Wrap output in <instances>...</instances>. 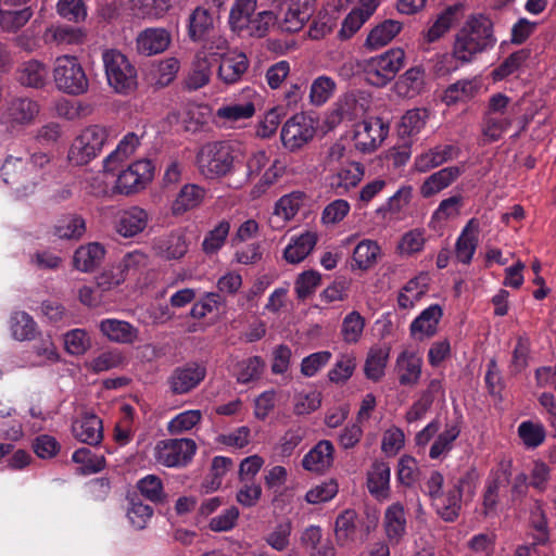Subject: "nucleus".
<instances>
[{
	"label": "nucleus",
	"instance_id": "obj_1",
	"mask_svg": "<svg viewBox=\"0 0 556 556\" xmlns=\"http://www.w3.org/2000/svg\"><path fill=\"white\" fill-rule=\"evenodd\" d=\"M496 43L492 20L484 14H471L455 35L452 55L463 64L491 50Z\"/></svg>",
	"mask_w": 556,
	"mask_h": 556
},
{
	"label": "nucleus",
	"instance_id": "obj_2",
	"mask_svg": "<svg viewBox=\"0 0 556 556\" xmlns=\"http://www.w3.org/2000/svg\"><path fill=\"white\" fill-rule=\"evenodd\" d=\"M102 62L108 85L115 93L129 96L138 87V74L128 58L116 49H106L102 53Z\"/></svg>",
	"mask_w": 556,
	"mask_h": 556
},
{
	"label": "nucleus",
	"instance_id": "obj_3",
	"mask_svg": "<svg viewBox=\"0 0 556 556\" xmlns=\"http://www.w3.org/2000/svg\"><path fill=\"white\" fill-rule=\"evenodd\" d=\"M477 478L478 476L475 469L467 470L451 488L443 491L431 502L442 520L445 522H454L459 517L463 493L464 491L473 493Z\"/></svg>",
	"mask_w": 556,
	"mask_h": 556
},
{
	"label": "nucleus",
	"instance_id": "obj_4",
	"mask_svg": "<svg viewBox=\"0 0 556 556\" xmlns=\"http://www.w3.org/2000/svg\"><path fill=\"white\" fill-rule=\"evenodd\" d=\"M404 56L402 49H391L381 55L365 60L362 70L366 81L376 87L386 86L403 66Z\"/></svg>",
	"mask_w": 556,
	"mask_h": 556
},
{
	"label": "nucleus",
	"instance_id": "obj_5",
	"mask_svg": "<svg viewBox=\"0 0 556 556\" xmlns=\"http://www.w3.org/2000/svg\"><path fill=\"white\" fill-rule=\"evenodd\" d=\"M53 78L59 90L71 96L85 93L89 87L87 75L77 58L63 55L56 59Z\"/></svg>",
	"mask_w": 556,
	"mask_h": 556
},
{
	"label": "nucleus",
	"instance_id": "obj_6",
	"mask_svg": "<svg viewBox=\"0 0 556 556\" xmlns=\"http://www.w3.org/2000/svg\"><path fill=\"white\" fill-rule=\"evenodd\" d=\"M108 139L104 127L92 125L81 131L68 151V160L75 165H85L102 151Z\"/></svg>",
	"mask_w": 556,
	"mask_h": 556
},
{
	"label": "nucleus",
	"instance_id": "obj_7",
	"mask_svg": "<svg viewBox=\"0 0 556 556\" xmlns=\"http://www.w3.org/2000/svg\"><path fill=\"white\" fill-rule=\"evenodd\" d=\"M153 174L154 166L150 160H138L118 174L114 190L124 195L137 193L152 181Z\"/></svg>",
	"mask_w": 556,
	"mask_h": 556
},
{
	"label": "nucleus",
	"instance_id": "obj_8",
	"mask_svg": "<svg viewBox=\"0 0 556 556\" xmlns=\"http://www.w3.org/2000/svg\"><path fill=\"white\" fill-rule=\"evenodd\" d=\"M315 134L313 119L303 113H298L283 124L280 139L288 151L295 152L312 141Z\"/></svg>",
	"mask_w": 556,
	"mask_h": 556
},
{
	"label": "nucleus",
	"instance_id": "obj_9",
	"mask_svg": "<svg viewBox=\"0 0 556 556\" xmlns=\"http://www.w3.org/2000/svg\"><path fill=\"white\" fill-rule=\"evenodd\" d=\"M195 450L191 439H166L156 444L155 458L166 467H181L191 460Z\"/></svg>",
	"mask_w": 556,
	"mask_h": 556
},
{
	"label": "nucleus",
	"instance_id": "obj_10",
	"mask_svg": "<svg viewBox=\"0 0 556 556\" xmlns=\"http://www.w3.org/2000/svg\"><path fill=\"white\" fill-rule=\"evenodd\" d=\"M27 165L28 161L10 155L0 168L3 181L23 195L33 193L37 186V175L31 176Z\"/></svg>",
	"mask_w": 556,
	"mask_h": 556
},
{
	"label": "nucleus",
	"instance_id": "obj_11",
	"mask_svg": "<svg viewBox=\"0 0 556 556\" xmlns=\"http://www.w3.org/2000/svg\"><path fill=\"white\" fill-rule=\"evenodd\" d=\"M389 125L381 117H370L356 125L354 146L363 153L374 152L387 138Z\"/></svg>",
	"mask_w": 556,
	"mask_h": 556
},
{
	"label": "nucleus",
	"instance_id": "obj_12",
	"mask_svg": "<svg viewBox=\"0 0 556 556\" xmlns=\"http://www.w3.org/2000/svg\"><path fill=\"white\" fill-rule=\"evenodd\" d=\"M241 150L236 142L217 141L211 146V179H220L231 175L236 163L241 157Z\"/></svg>",
	"mask_w": 556,
	"mask_h": 556
},
{
	"label": "nucleus",
	"instance_id": "obj_13",
	"mask_svg": "<svg viewBox=\"0 0 556 556\" xmlns=\"http://www.w3.org/2000/svg\"><path fill=\"white\" fill-rule=\"evenodd\" d=\"M218 63V77L226 84L237 83L247 72L249 62L242 52L226 51L215 52L211 46V65Z\"/></svg>",
	"mask_w": 556,
	"mask_h": 556
},
{
	"label": "nucleus",
	"instance_id": "obj_14",
	"mask_svg": "<svg viewBox=\"0 0 556 556\" xmlns=\"http://www.w3.org/2000/svg\"><path fill=\"white\" fill-rule=\"evenodd\" d=\"M39 111L40 106L37 101L25 97H16L8 102L2 119L11 128L25 126L34 122Z\"/></svg>",
	"mask_w": 556,
	"mask_h": 556
},
{
	"label": "nucleus",
	"instance_id": "obj_15",
	"mask_svg": "<svg viewBox=\"0 0 556 556\" xmlns=\"http://www.w3.org/2000/svg\"><path fill=\"white\" fill-rule=\"evenodd\" d=\"M315 11V0H290L283 18L278 23L286 33H296L303 28Z\"/></svg>",
	"mask_w": 556,
	"mask_h": 556
},
{
	"label": "nucleus",
	"instance_id": "obj_16",
	"mask_svg": "<svg viewBox=\"0 0 556 556\" xmlns=\"http://www.w3.org/2000/svg\"><path fill=\"white\" fill-rule=\"evenodd\" d=\"M98 328L103 337L114 343L131 345L139 340V329L126 320L104 318Z\"/></svg>",
	"mask_w": 556,
	"mask_h": 556
},
{
	"label": "nucleus",
	"instance_id": "obj_17",
	"mask_svg": "<svg viewBox=\"0 0 556 556\" xmlns=\"http://www.w3.org/2000/svg\"><path fill=\"white\" fill-rule=\"evenodd\" d=\"M204 377V367L187 364L173 370L168 378V384L174 394H185L194 389Z\"/></svg>",
	"mask_w": 556,
	"mask_h": 556
},
{
	"label": "nucleus",
	"instance_id": "obj_18",
	"mask_svg": "<svg viewBox=\"0 0 556 556\" xmlns=\"http://www.w3.org/2000/svg\"><path fill=\"white\" fill-rule=\"evenodd\" d=\"M382 526L386 538L391 545H399L404 540L407 532V520L404 506L400 502L387 507Z\"/></svg>",
	"mask_w": 556,
	"mask_h": 556
},
{
	"label": "nucleus",
	"instance_id": "obj_19",
	"mask_svg": "<svg viewBox=\"0 0 556 556\" xmlns=\"http://www.w3.org/2000/svg\"><path fill=\"white\" fill-rule=\"evenodd\" d=\"M72 432L78 441L97 446L103 440L102 420L92 413H85L73 421Z\"/></svg>",
	"mask_w": 556,
	"mask_h": 556
},
{
	"label": "nucleus",
	"instance_id": "obj_20",
	"mask_svg": "<svg viewBox=\"0 0 556 556\" xmlns=\"http://www.w3.org/2000/svg\"><path fill=\"white\" fill-rule=\"evenodd\" d=\"M149 220L148 212L139 206L122 211L115 219V230L124 238H132L142 232Z\"/></svg>",
	"mask_w": 556,
	"mask_h": 556
},
{
	"label": "nucleus",
	"instance_id": "obj_21",
	"mask_svg": "<svg viewBox=\"0 0 556 556\" xmlns=\"http://www.w3.org/2000/svg\"><path fill=\"white\" fill-rule=\"evenodd\" d=\"M460 149L454 144L435 146L416 156L414 168L418 173H427L451 160L456 159Z\"/></svg>",
	"mask_w": 556,
	"mask_h": 556
},
{
	"label": "nucleus",
	"instance_id": "obj_22",
	"mask_svg": "<svg viewBox=\"0 0 556 556\" xmlns=\"http://www.w3.org/2000/svg\"><path fill=\"white\" fill-rule=\"evenodd\" d=\"M464 13L465 4L462 2L446 7L425 31L427 42L431 43L443 37L464 16Z\"/></svg>",
	"mask_w": 556,
	"mask_h": 556
},
{
	"label": "nucleus",
	"instance_id": "obj_23",
	"mask_svg": "<svg viewBox=\"0 0 556 556\" xmlns=\"http://www.w3.org/2000/svg\"><path fill=\"white\" fill-rule=\"evenodd\" d=\"M442 315L443 309L439 304L430 305L412 321L409 326L410 336L418 340L433 337L438 331Z\"/></svg>",
	"mask_w": 556,
	"mask_h": 556
},
{
	"label": "nucleus",
	"instance_id": "obj_24",
	"mask_svg": "<svg viewBox=\"0 0 556 556\" xmlns=\"http://www.w3.org/2000/svg\"><path fill=\"white\" fill-rule=\"evenodd\" d=\"M334 447L331 441H319L302 459L305 470L323 473L333 464Z\"/></svg>",
	"mask_w": 556,
	"mask_h": 556
},
{
	"label": "nucleus",
	"instance_id": "obj_25",
	"mask_svg": "<svg viewBox=\"0 0 556 556\" xmlns=\"http://www.w3.org/2000/svg\"><path fill=\"white\" fill-rule=\"evenodd\" d=\"M170 34L164 28H147L137 37V50L143 55L159 54L170 43Z\"/></svg>",
	"mask_w": 556,
	"mask_h": 556
},
{
	"label": "nucleus",
	"instance_id": "obj_26",
	"mask_svg": "<svg viewBox=\"0 0 556 556\" xmlns=\"http://www.w3.org/2000/svg\"><path fill=\"white\" fill-rule=\"evenodd\" d=\"M479 224L476 218L468 220L455 243L456 260L469 265L478 247Z\"/></svg>",
	"mask_w": 556,
	"mask_h": 556
},
{
	"label": "nucleus",
	"instance_id": "obj_27",
	"mask_svg": "<svg viewBox=\"0 0 556 556\" xmlns=\"http://www.w3.org/2000/svg\"><path fill=\"white\" fill-rule=\"evenodd\" d=\"M464 173V166L444 167L426 178L420 186V194L430 198L451 186Z\"/></svg>",
	"mask_w": 556,
	"mask_h": 556
},
{
	"label": "nucleus",
	"instance_id": "obj_28",
	"mask_svg": "<svg viewBox=\"0 0 556 556\" xmlns=\"http://www.w3.org/2000/svg\"><path fill=\"white\" fill-rule=\"evenodd\" d=\"M255 113L252 102L223 105L214 114L213 124L220 128H229L239 121L249 119Z\"/></svg>",
	"mask_w": 556,
	"mask_h": 556
},
{
	"label": "nucleus",
	"instance_id": "obj_29",
	"mask_svg": "<svg viewBox=\"0 0 556 556\" xmlns=\"http://www.w3.org/2000/svg\"><path fill=\"white\" fill-rule=\"evenodd\" d=\"M364 176V168L359 163H349L337 173L329 176V187L336 194L342 195L356 187Z\"/></svg>",
	"mask_w": 556,
	"mask_h": 556
},
{
	"label": "nucleus",
	"instance_id": "obj_30",
	"mask_svg": "<svg viewBox=\"0 0 556 556\" xmlns=\"http://www.w3.org/2000/svg\"><path fill=\"white\" fill-rule=\"evenodd\" d=\"M443 393L444 390L441 380H430L427 388L420 392L418 400L415 401L410 408L406 412V421L410 424L421 419L431 408L437 396L440 394L443 395Z\"/></svg>",
	"mask_w": 556,
	"mask_h": 556
},
{
	"label": "nucleus",
	"instance_id": "obj_31",
	"mask_svg": "<svg viewBox=\"0 0 556 556\" xmlns=\"http://www.w3.org/2000/svg\"><path fill=\"white\" fill-rule=\"evenodd\" d=\"M48 75V67L37 60L23 62L16 71V79L22 86L36 89L46 85Z\"/></svg>",
	"mask_w": 556,
	"mask_h": 556
},
{
	"label": "nucleus",
	"instance_id": "obj_32",
	"mask_svg": "<svg viewBox=\"0 0 556 556\" xmlns=\"http://www.w3.org/2000/svg\"><path fill=\"white\" fill-rule=\"evenodd\" d=\"M421 358L412 352H402L396 359L395 369L401 386L417 384L421 375Z\"/></svg>",
	"mask_w": 556,
	"mask_h": 556
},
{
	"label": "nucleus",
	"instance_id": "obj_33",
	"mask_svg": "<svg viewBox=\"0 0 556 556\" xmlns=\"http://www.w3.org/2000/svg\"><path fill=\"white\" fill-rule=\"evenodd\" d=\"M369 493L378 500L387 498L390 489V467L384 462H375L367 472Z\"/></svg>",
	"mask_w": 556,
	"mask_h": 556
},
{
	"label": "nucleus",
	"instance_id": "obj_34",
	"mask_svg": "<svg viewBox=\"0 0 556 556\" xmlns=\"http://www.w3.org/2000/svg\"><path fill=\"white\" fill-rule=\"evenodd\" d=\"M302 545L309 551V556H336V548L330 540H323L319 526L307 527L301 535Z\"/></svg>",
	"mask_w": 556,
	"mask_h": 556
},
{
	"label": "nucleus",
	"instance_id": "obj_35",
	"mask_svg": "<svg viewBox=\"0 0 556 556\" xmlns=\"http://www.w3.org/2000/svg\"><path fill=\"white\" fill-rule=\"evenodd\" d=\"M105 254L103 245L98 242H91L79 247L73 256L74 267L80 271H92L98 267Z\"/></svg>",
	"mask_w": 556,
	"mask_h": 556
},
{
	"label": "nucleus",
	"instance_id": "obj_36",
	"mask_svg": "<svg viewBox=\"0 0 556 556\" xmlns=\"http://www.w3.org/2000/svg\"><path fill=\"white\" fill-rule=\"evenodd\" d=\"M426 71L421 65L408 68L395 84L400 96L414 98L425 88Z\"/></svg>",
	"mask_w": 556,
	"mask_h": 556
},
{
	"label": "nucleus",
	"instance_id": "obj_37",
	"mask_svg": "<svg viewBox=\"0 0 556 556\" xmlns=\"http://www.w3.org/2000/svg\"><path fill=\"white\" fill-rule=\"evenodd\" d=\"M480 90V83L477 79H460L450 85L442 96V101L446 105H453L458 102H467L475 98Z\"/></svg>",
	"mask_w": 556,
	"mask_h": 556
},
{
	"label": "nucleus",
	"instance_id": "obj_38",
	"mask_svg": "<svg viewBox=\"0 0 556 556\" xmlns=\"http://www.w3.org/2000/svg\"><path fill=\"white\" fill-rule=\"evenodd\" d=\"M317 243V235L306 231L293 239L285 249L283 257L290 264H298L306 258Z\"/></svg>",
	"mask_w": 556,
	"mask_h": 556
},
{
	"label": "nucleus",
	"instance_id": "obj_39",
	"mask_svg": "<svg viewBox=\"0 0 556 556\" xmlns=\"http://www.w3.org/2000/svg\"><path fill=\"white\" fill-rule=\"evenodd\" d=\"M402 29V23L386 20L374 27L366 38V47L377 50L388 45Z\"/></svg>",
	"mask_w": 556,
	"mask_h": 556
},
{
	"label": "nucleus",
	"instance_id": "obj_40",
	"mask_svg": "<svg viewBox=\"0 0 556 556\" xmlns=\"http://www.w3.org/2000/svg\"><path fill=\"white\" fill-rule=\"evenodd\" d=\"M140 144V138L135 132H128L118 142L114 151H112L104 160L103 167L106 172L115 169L119 162H123L131 155Z\"/></svg>",
	"mask_w": 556,
	"mask_h": 556
},
{
	"label": "nucleus",
	"instance_id": "obj_41",
	"mask_svg": "<svg viewBox=\"0 0 556 556\" xmlns=\"http://www.w3.org/2000/svg\"><path fill=\"white\" fill-rule=\"evenodd\" d=\"M208 83V51L203 48L195 54L192 70L185 81L186 89L194 91Z\"/></svg>",
	"mask_w": 556,
	"mask_h": 556
},
{
	"label": "nucleus",
	"instance_id": "obj_42",
	"mask_svg": "<svg viewBox=\"0 0 556 556\" xmlns=\"http://www.w3.org/2000/svg\"><path fill=\"white\" fill-rule=\"evenodd\" d=\"M86 232V222L77 214H67L60 217L54 225L53 233L60 239L78 240Z\"/></svg>",
	"mask_w": 556,
	"mask_h": 556
},
{
	"label": "nucleus",
	"instance_id": "obj_43",
	"mask_svg": "<svg viewBox=\"0 0 556 556\" xmlns=\"http://www.w3.org/2000/svg\"><path fill=\"white\" fill-rule=\"evenodd\" d=\"M357 514L354 509H345L336 519L334 536L338 545L345 546L354 540Z\"/></svg>",
	"mask_w": 556,
	"mask_h": 556
},
{
	"label": "nucleus",
	"instance_id": "obj_44",
	"mask_svg": "<svg viewBox=\"0 0 556 556\" xmlns=\"http://www.w3.org/2000/svg\"><path fill=\"white\" fill-rule=\"evenodd\" d=\"M459 434L460 427L457 422L446 424L445 429L432 443L429 451V457L431 459H438L441 456L446 455L453 448V443Z\"/></svg>",
	"mask_w": 556,
	"mask_h": 556
},
{
	"label": "nucleus",
	"instance_id": "obj_45",
	"mask_svg": "<svg viewBox=\"0 0 556 556\" xmlns=\"http://www.w3.org/2000/svg\"><path fill=\"white\" fill-rule=\"evenodd\" d=\"M204 189L197 185H186L173 202L172 211L174 215H181L185 212L195 207L204 197Z\"/></svg>",
	"mask_w": 556,
	"mask_h": 556
},
{
	"label": "nucleus",
	"instance_id": "obj_46",
	"mask_svg": "<svg viewBox=\"0 0 556 556\" xmlns=\"http://www.w3.org/2000/svg\"><path fill=\"white\" fill-rule=\"evenodd\" d=\"M155 250L163 258L179 260L187 253L188 245L184 236L179 233H170L166 238L156 242Z\"/></svg>",
	"mask_w": 556,
	"mask_h": 556
},
{
	"label": "nucleus",
	"instance_id": "obj_47",
	"mask_svg": "<svg viewBox=\"0 0 556 556\" xmlns=\"http://www.w3.org/2000/svg\"><path fill=\"white\" fill-rule=\"evenodd\" d=\"M513 119L507 116H496L484 113L481 131L488 142H495L511 126Z\"/></svg>",
	"mask_w": 556,
	"mask_h": 556
},
{
	"label": "nucleus",
	"instance_id": "obj_48",
	"mask_svg": "<svg viewBox=\"0 0 556 556\" xmlns=\"http://www.w3.org/2000/svg\"><path fill=\"white\" fill-rule=\"evenodd\" d=\"M388 358L389 350L381 348L370 349L364 366L366 378L375 382L379 381L384 375Z\"/></svg>",
	"mask_w": 556,
	"mask_h": 556
},
{
	"label": "nucleus",
	"instance_id": "obj_49",
	"mask_svg": "<svg viewBox=\"0 0 556 556\" xmlns=\"http://www.w3.org/2000/svg\"><path fill=\"white\" fill-rule=\"evenodd\" d=\"M11 331L14 339L24 341L35 338L37 324L26 312H15L11 316Z\"/></svg>",
	"mask_w": 556,
	"mask_h": 556
},
{
	"label": "nucleus",
	"instance_id": "obj_50",
	"mask_svg": "<svg viewBox=\"0 0 556 556\" xmlns=\"http://www.w3.org/2000/svg\"><path fill=\"white\" fill-rule=\"evenodd\" d=\"M265 362L261 356H252L237 364L236 376L239 383H249L258 380L265 369Z\"/></svg>",
	"mask_w": 556,
	"mask_h": 556
},
{
	"label": "nucleus",
	"instance_id": "obj_51",
	"mask_svg": "<svg viewBox=\"0 0 556 556\" xmlns=\"http://www.w3.org/2000/svg\"><path fill=\"white\" fill-rule=\"evenodd\" d=\"M72 460L80 465V470L84 475L100 472L105 467L104 456L97 455L87 447L76 450L72 455Z\"/></svg>",
	"mask_w": 556,
	"mask_h": 556
},
{
	"label": "nucleus",
	"instance_id": "obj_52",
	"mask_svg": "<svg viewBox=\"0 0 556 556\" xmlns=\"http://www.w3.org/2000/svg\"><path fill=\"white\" fill-rule=\"evenodd\" d=\"M188 35L192 41H205L208 36V9L198 7L189 16Z\"/></svg>",
	"mask_w": 556,
	"mask_h": 556
},
{
	"label": "nucleus",
	"instance_id": "obj_53",
	"mask_svg": "<svg viewBox=\"0 0 556 556\" xmlns=\"http://www.w3.org/2000/svg\"><path fill=\"white\" fill-rule=\"evenodd\" d=\"M336 81L326 75L318 76L311 85L309 102L314 106L325 104L333 94L336 90Z\"/></svg>",
	"mask_w": 556,
	"mask_h": 556
},
{
	"label": "nucleus",
	"instance_id": "obj_54",
	"mask_svg": "<svg viewBox=\"0 0 556 556\" xmlns=\"http://www.w3.org/2000/svg\"><path fill=\"white\" fill-rule=\"evenodd\" d=\"M517 431L518 437L527 448H536L544 442L546 437L544 426L531 420L522 421L518 426Z\"/></svg>",
	"mask_w": 556,
	"mask_h": 556
},
{
	"label": "nucleus",
	"instance_id": "obj_55",
	"mask_svg": "<svg viewBox=\"0 0 556 556\" xmlns=\"http://www.w3.org/2000/svg\"><path fill=\"white\" fill-rule=\"evenodd\" d=\"M428 116L426 109L408 110L401 119L400 134L408 137L418 134L425 127Z\"/></svg>",
	"mask_w": 556,
	"mask_h": 556
},
{
	"label": "nucleus",
	"instance_id": "obj_56",
	"mask_svg": "<svg viewBox=\"0 0 556 556\" xmlns=\"http://www.w3.org/2000/svg\"><path fill=\"white\" fill-rule=\"evenodd\" d=\"M529 50L521 49L509 54L496 68L492 72L494 80H502L507 76L517 72L521 65L528 60Z\"/></svg>",
	"mask_w": 556,
	"mask_h": 556
},
{
	"label": "nucleus",
	"instance_id": "obj_57",
	"mask_svg": "<svg viewBox=\"0 0 556 556\" xmlns=\"http://www.w3.org/2000/svg\"><path fill=\"white\" fill-rule=\"evenodd\" d=\"M277 22V16L273 11H261L255 13L250 21L244 24V29L256 38H263L267 35L269 28Z\"/></svg>",
	"mask_w": 556,
	"mask_h": 556
},
{
	"label": "nucleus",
	"instance_id": "obj_58",
	"mask_svg": "<svg viewBox=\"0 0 556 556\" xmlns=\"http://www.w3.org/2000/svg\"><path fill=\"white\" fill-rule=\"evenodd\" d=\"M355 368V356L352 354H341L329 370L328 378L333 383H344L352 377Z\"/></svg>",
	"mask_w": 556,
	"mask_h": 556
},
{
	"label": "nucleus",
	"instance_id": "obj_59",
	"mask_svg": "<svg viewBox=\"0 0 556 556\" xmlns=\"http://www.w3.org/2000/svg\"><path fill=\"white\" fill-rule=\"evenodd\" d=\"M375 9L376 4L367 11H364L363 9L352 10L342 22L341 29L339 30V37L341 39L351 38L369 18Z\"/></svg>",
	"mask_w": 556,
	"mask_h": 556
},
{
	"label": "nucleus",
	"instance_id": "obj_60",
	"mask_svg": "<svg viewBox=\"0 0 556 556\" xmlns=\"http://www.w3.org/2000/svg\"><path fill=\"white\" fill-rule=\"evenodd\" d=\"M350 210L351 206L346 200L336 199L324 207L320 222L326 227L334 226L348 216Z\"/></svg>",
	"mask_w": 556,
	"mask_h": 556
},
{
	"label": "nucleus",
	"instance_id": "obj_61",
	"mask_svg": "<svg viewBox=\"0 0 556 556\" xmlns=\"http://www.w3.org/2000/svg\"><path fill=\"white\" fill-rule=\"evenodd\" d=\"M125 357L121 351L117 349L109 350L102 352L100 355L94 357L88 365L89 369L99 374L102 371H108L117 367H121L124 364Z\"/></svg>",
	"mask_w": 556,
	"mask_h": 556
},
{
	"label": "nucleus",
	"instance_id": "obj_62",
	"mask_svg": "<svg viewBox=\"0 0 556 556\" xmlns=\"http://www.w3.org/2000/svg\"><path fill=\"white\" fill-rule=\"evenodd\" d=\"M33 16L30 8L26 7L16 11H0V27L5 31L21 29Z\"/></svg>",
	"mask_w": 556,
	"mask_h": 556
},
{
	"label": "nucleus",
	"instance_id": "obj_63",
	"mask_svg": "<svg viewBox=\"0 0 556 556\" xmlns=\"http://www.w3.org/2000/svg\"><path fill=\"white\" fill-rule=\"evenodd\" d=\"M380 248L372 240H363L354 249L353 260L361 269L369 268L377 258Z\"/></svg>",
	"mask_w": 556,
	"mask_h": 556
},
{
	"label": "nucleus",
	"instance_id": "obj_64",
	"mask_svg": "<svg viewBox=\"0 0 556 556\" xmlns=\"http://www.w3.org/2000/svg\"><path fill=\"white\" fill-rule=\"evenodd\" d=\"M303 199L304 193L301 191L282 195L275 205V214L281 216L286 220H290L298 214Z\"/></svg>",
	"mask_w": 556,
	"mask_h": 556
}]
</instances>
